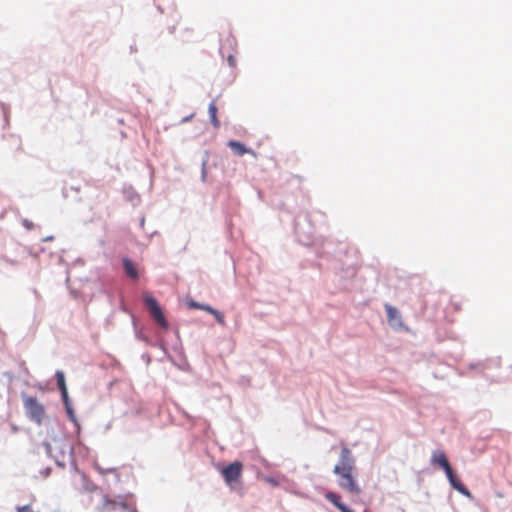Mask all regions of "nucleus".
<instances>
[{"mask_svg":"<svg viewBox=\"0 0 512 512\" xmlns=\"http://www.w3.org/2000/svg\"><path fill=\"white\" fill-rule=\"evenodd\" d=\"M333 473L337 476L338 486L352 496H360L362 488L357 480L355 458L347 446H343L340 459L334 466Z\"/></svg>","mask_w":512,"mask_h":512,"instance_id":"f257e3e1","label":"nucleus"},{"mask_svg":"<svg viewBox=\"0 0 512 512\" xmlns=\"http://www.w3.org/2000/svg\"><path fill=\"white\" fill-rule=\"evenodd\" d=\"M431 462L433 464H438L446 473V476L451 484V486L457 490L459 493L466 497H471V492L466 488V486L456 477L453 472V469L445 455L442 451H434L431 457Z\"/></svg>","mask_w":512,"mask_h":512,"instance_id":"f03ea898","label":"nucleus"},{"mask_svg":"<svg viewBox=\"0 0 512 512\" xmlns=\"http://www.w3.org/2000/svg\"><path fill=\"white\" fill-rule=\"evenodd\" d=\"M23 406L27 417L38 425L45 419V407L36 397L22 394Z\"/></svg>","mask_w":512,"mask_h":512,"instance_id":"7ed1b4c3","label":"nucleus"},{"mask_svg":"<svg viewBox=\"0 0 512 512\" xmlns=\"http://www.w3.org/2000/svg\"><path fill=\"white\" fill-rule=\"evenodd\" d=\"M95 495L100 498L101 503L96 506L97 512H113L117 509H128V504L124 499H111L100 490H95Z\"/></svg>","mask_w":512,"mask_h":512,"instance_id":"20e7f679","label":"nucleus"},{"mask_svg":"<svg viewBox=\"0 0 512 512\" xmlns=\"http://www.w3.org/2000/svg\"><path fill=\"white\" fill-rule=\"evenodd\" d=\"M143 300H144L145 306L148 309L151 317L155 320V322L161 328L167 330L169 327V324H168V321L166 320L157 300L148 294L144 295Z\"/></svg>","mask_w":512,"mask_h":512,"instance_id":"39448f33","label":"nucleus"},{"mask_svg":"<svg viewBox=\"0 0 512 512\" xmlns=\"http://www.w3.org/2000/svg\"><path fill=\"white\" fill-rule=\"evenodd\" d=\"M220 473L225 483L233 487L234 484L240 482L243 473V464L240 461H234L229 465L223 467Z\"/></svg>","mask_w":512,"mask_h":512,"instance_id":"423d86ee","label":"nucleus"},{"mask_svg":"<svg viewBox=\"0 0 512 512\" xmlns=\"http://www.w3.org/2000/svg\"><path fill=\"white\" fill-rule=\"evenodd\" d=\"M325 499L329 501L332 505H334L341 512H354L352 509H350L342 502L341 495H339L336 492L328 491L325 494Z\"/></svg>","mask_w":512,"mask_h":512,"instance_id":"0eeeda50","label":"nucleus"},{"mask_svg":"<svg viewBox=\"0 0 512 512\" xmlns=\"http://www.w3.org/2000/svg\"><path fill=\"white\" fill-rule=\"evenodd\" d=\"M228 146L232 149V151L238 155V156H242L246 153H250L252 155H255V152L249 148H246L244 144H242L241 142H238V141H235V140H230L228 142Z\"/></svg>","mask_w":512,"mask_h":512,"instance_id":"6e6552de","label":"nucleus"},{"mask_svg":"<svg viewBox=\"0 0 512 512\" xmlns=\"http://www.w3.org/2000/svg\"><path fill=\"white\" fill-rule=\"evenodd\" d=\"M385 310L387 312L388 321L391 325L400 324L401 316L399 311L395 307L389 304H385Z\"/></svg>","mask_w":512,"mask_h":512,"instance_id":"1a4fd4ad","label":"nucleus"},{"mask_svg":"<svg viewBox=\"0 0 512 512\" xmlns=\"http://www.w3.org/2000/svg\"><path fill=\"white\" fill-rule=\"evenodd\" d=\"M123 267H124V270H125V273L132 279H137L138 278V271L135 267V265L133 264V262L128 259V258H124L123 259Z\"/></svg>","mask_w":512,"mask_h":512,"instance_id":"9d476101","label":"nucleus"},{"mask_svg":"<svg viewBox=\"0 0 512 512\" xmlns=\"http://www.w3.org/2000/svg\"><path fill=\"white\" fill-rule=\"evenodd\" d=\"M217 111H218V109H217L216 102L212 101L209 104L208 112H209L211 123L213 124V126L215 128H219L220 127V121L217 118Z\"/></svg>","mask_w":512,"mask_h":512,"instance_id":"9b49d317","label":"nucleus"},{"mask_svg":"<svg viewBox=\"0 0 512 512\" xmlns=\"http://www.w3.org/2000/svg\"><path fill=\"white\" fill-rule=\"evenodd\" d=\"M56 380H57V386L61 392H64V390H67L66 382H65V376L62 371H57L55 374Z\"/></svg>","mask_w":512,"mask_h":512,"instance_id":"f8f14e48","label":"nucleus"},{"mask_svg":"<svg viewBox=\"0 0 512 512\" xmlns=\"http://www.w3.org/2000/svg\"><path fill=\"white\" fill-rule=\"evenodd\" d=\"M62 400L67 408V412L70 415L71 418H73V412L72 409L69 406V397H68V391L64 390V392H61Z\"/></svg>","mask_w":512,"mask_h":512,"instance_id":"ddd939ff","label":"nucleus"},{"mask_svg":"<svg viewBox=\"0 0 512 512\" xmlns=\"http://www.w3.org/2000/svg\"><path fill=\"white\" fill-rule=\"evenodd\" d=\"M212 315L215 317L216 321L224 326L225 325V318H224V315L219 312L218 310L214 309V311L212 312Z\"/></svg>","mask_w":512,"mask_h":512,"instance_id":"4468645a","label":"nucleus"},{"mask_svg":"<svg viewBox=\"0 0 512 512\" xmlns=\"http://www.w3.org/2000/svg\"><path fill=\"white\" fill-rule=\"evenodd\" d=\"M16 511L17 512H39V511L33 510V508L30 505L17 506Z\"/></svg>","mask_w":512,"mask_h":512,"instance_id":"2eb2a0df","label":"nucleus"},{"mask_svg":"<svg viewBox=\"0 0 512 512\" xmlns=\"http://www.w3.org/2000/svg\"><path fill=\"white\" fill-rule=\"evenodd\" d=\"M200 310H204V311H206V312H208V313L212 314V312L214 311V308H213V307H211V306H209V305H204V304H202V305L200 306Z\"/></svg>","mask_w":512,"mask_h":512,"instance_id":"dca6fc26","label":"nucleus"},{"mask_svg":"<svg viewBox=\"0 0 512 512\" xmlns=\"http://www.w3.org/2000/svg\"><path fill=\"white\" fill-rule=\"evenodd\" d=\"M201 305H202V304L197 303V302H195V301H190V302L188 303V306H189L190 308H194V309H200V306H201Z\"/></svg>","mask_w":512,"mask_h":512,"instance_id":"f3484780","label":"nucleus"},{"mask_svg":"<svg viewBox=\"0 0 512 512\" xmlns=\"http://www.w3.org/2000/svg\"><path fill=\"white\" fill-rule=\"evenodd\" d=\"M228 63L231 67H234L236 65V59L233 55L228 56Z\"/></svg>","mask_w":512,"mask_h":512,"instance_id":"a211bd4d","label":"nucleus"},{"mask_svg":"<svg viewBox=\"0 0 512 512\" xmlns=\"http://www.w3.org/2000/svg\"><path fill=\"white\" fill-rule=\"evenodd\" d=\"M134 512H136V511H134Z\"/></svg>","mask_w":512,"mask_h":512,"instance_id":"6ab92c4d","label":"nucleus"}]
</instances>
